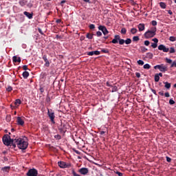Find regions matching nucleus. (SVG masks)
<instances>
[{
    "mask_svg": "<svg viewBox=\"0 0 176 176\" xmlns=\"http://www.w3.org/2000/svg\"><path fill=\"white\" fill-rule=\"evenodd\" d=\"M18 148L23 150L27 149V148H28V142L24 140V139L21 138Z\"/></svg>",
    "mask_w": 176,
    "mask_h": 176,
    "instance_id": "f257e3e1",
    "label": "nucleus"
},
{
    "mask_svg": "<svg viewBox=\"0 0 176 176\" xmlns=\"http://www.w3.org/2000/svg\"><path fill=\"white\" fill-rule=\"evenodd\" d=\"M47 115L52 123L53 124H55L56 122L54 121V119L56 118V116L54 115V111H53L52 109H47Z\"/></svg>",
    "mask_w": 176,
    "mask_h": 176,
    "instance_id": "f03ea898",
    "label": "nucleus"
},
{
    "mask_svg": "<svg viewBox=\"0 0 176 176\" xmlns=\"http://www.w3.org/2000/svg\"><path fill=\"white\" fill-rule=\"evenodd\" d=\"M3 142L4 145L9 146V145H10V144H12V139L10 138V136L9 135H5L3 137Z\"/></svg>",
    "mask_w": 176,
    "mask_h": 176,
    "instance_id": "7ed1b4c3",
    "label": "nucleus"
},
{
    "mask_svg": "<svg viewBox=\"0 0 176 176\" xmlns=\"http://www.w3.org/2000/svg\"><path fill=\"white\" fill-rule=\"evenodd\" d=\"M154 69H159L160 72H166L168 69L167 66L164 64L157 65L154 66Z\"/></svg>",
    "mask_w": 176,
    "mask_h": 176,
    "instance_id": "20e7f679",
    "label": "nucleus"
},
{
    "mask_svg": "<svg viewBox=\"0 0 176 176\" xmlns=\"http://www.w3.org/2000/svg\"><path fill=\"white\" fill-rule=\"evenodd\" d=\"M27 176H37L38 175V170L35 168L30 169L27 174Z\"/></svg>",
    "mask_w": 176,
    "mask_h": 176,
    "instance_id": "39448f33",
    "label": "nucleus"
},
{
    "mask_svg": "<svg viewBox=\"0 0 176 176\" xmlns=\"http://www.w3.org/2000/svg\"><path fill=\"white\" fill-rule=\"evenodd\" d=\"M21 140V138L11 139V144L12 145V148H16V145H17V146H19Z\"/></svg>",
    "mask_w": 176,
    "mask_h": 176,
    "instance_id": "423d86ee",
    "label": "nucleus"
},
{
    "mask_svg": "<svg viewBox=\"0 0 176 176\" xmlns=\"http://www.w3.org/2000/svg\"><path fill=\"white\" fill-rule=\"evenodd\" d=\"M58 165L60 168H69L71 167V164H67L65 162H58Z\"/></svg>",
    "mask_w": 176,
    "mask_h": 176,
    "instance_id": "0eeeda50",
    "label": "nucleus"
},
{
    "mask_svg": "<svg viewBox=\"0 0 176 176\" xmlns=\"http://www.w3.org/2000/svg\"><path fill=\"white\" fill-rule=\"evenodd\" d=\"M155 35L156 34L153 32L148 30L144 33V38H146V39H149V38H153Z\"/></svg>",
    "mask_w": 176,
    "mask_h": 176,
    "instance_id": "6e6552de",
    "label": "nucleus"
},
{
    "mask_svg": "<svg viewBox=\"0 0 176 176\" xmlns=\"http://www.w3.org/2000/svg\"><path fill=\"white\" fill-rule=\"evenodd\" d=\"M78 173L82 175H87L89 174V168H81L78 170Z\"/></svg>",
    "mask_w": 176,
    "mask_h": 176,
    "instance_id": "1a4fd4ad",
    "label": "nucleus"
},
{
    "mask_svg": "<svg viewBox=\"0 0 176 176\" xmlns=\"http://www.w3.org/2000/svg\"><path fill=\"white\" fill-rule=\"evenodd\" d=\"M158 50H162L164 53H168L170 49L166 47L163 44H161L158 46Z\"/></svg>",
    "mask_w": 176,
    "mask_h": 176,
    "instance_id": "9d476101",
    "label": "nucleus"
},
{
    "mask_svg": "<svg viewBox=\"0 0 176 176\" xmlns=\"http://www.w3.org/2000/svg\"><path fill=\"white\" fill-rule=\"evenodd\" d=\"M58 129L59 130L60 133L62 134H65V133L67 131V129L65 128V124L61 123L60 126L58 127Z\"/></svg>",
    "mask_w": 176,
    "mask_h": 176,
    "instance_id": "9b49d317",
    "label": "nucleus"
},
{
    "mask_svg": "<svg viewBox=\"0 0 176 176\" xmlns=\"http://www.w3.org/2000/svg\"><path fill=\"white\" fill-rule=\"evenodd\" d=\"M98 30H100V31H102L104 35H107V34H109L108 30H107V28L105 26L100 25L98 27Z\"/></svg>",
    "mask_w": 176,
    "mask_h": 176,
    "instance_id": "f8f14e48",
    "label": "nucleus"
},
{
    "mask_svg": "<svg viewBox=\"0 0 176 176\" xmlns=\"http://www.w3.org/2000/svg\"><path fill=\"white\" fill-rule=\"evenodd\" d=\"M152 41L154 43H151V47H153V49H156V47H157V43L159 42V39L156 38H153Z\"/></svg>",
    "mask_w": 176,
    "mask_h": 176,
    "instance_id": "ddd939ff",
    "label": "nucleus"
},
{
    "mask_svg": "<svg viewBox=\"0 0 176 176\" xmlns=\"http://www.w3.org/2000/svg\"><path fill=\"white\" fill-rule=\"evenodd\" d=\"M100 56L101 54V52L100 51H91L87 53V56Z\"/></svg>",
    "mask_w": 176,
    "mask_h": 176,
    "instance_id": "4468645a",
    "label": "nucleus"
},
{
    "mask_svg": "<svg viewBox=\"0 0 176 176\" xmlns=\"http://www.w3.org/2000/svg\"><path fill=\"white\" fill-rule=\"evenodd\" d=\"M120 40V36L119 35H115L114 38L111 41V43H118V41Z\"/></svg>",
    "mask_w": 176,
    "mask_h": 176,
    "instance_id": "2eb2a0df",
    "label": "nucleus"
},
{
    "mask_svg": "<svg viewBox=\"0 0 176 176\" xmlns=\"http://www.w3.org/2000/svg\"><path fill=\"white\" fill-rule=\"evenodd\" d=\"M43 60H44L45 64V67H50V63L49 62V60H47V56L43 55Z\"/></svg>",
    "mask_w": 176,
    "mask_h": 176,
    "instance_id": "dca6fc26",
    "label": "nucleus"
},
{
    "mask_svg": "<svg viewBox=\"0 0 176 176\" xmlns=\"http://www.w3.org/2000/svg\"><path fill=\"white\" fill-rule=\"evenodd\" d=\"M16 123L19 126H24V120H23V119H21V117H17V118H16Z\"/></svg>",
    "mask_w": 176,
    "mask_h": 176,
    "instance_id": "f3484780",
    "label": "nucleus"
},
{
    "mask_svg": "<svg viewBox=\"0 0 176 176\" xmlns=\"http://www.w3.org/2000/svg\"><path fill=\"white\" fill-rule=\"evenodd\" d=\"M23 14H25V16H26V17L28 18V19H32V16H34V13H32V12L30 13L27 11H25L23 12Z\"/></svg>",
    "mask_w": 176,
    "mask_h": 176,
    "instance_id": "a211bd4d",
    "label": "nucleus"
},
{
    "mask_svg": "<svg viewBox=\"0 0 176 176\" xmlns=\"http://www.w3.org/2000/svg\"><path fill=\"white\" fill-rule=\"evenodd\" d=\"M12 61L13 63H21V58L14 56L12 57Z\"/></svg>",
    "mask_w": 176,
    "mask_h": 176,
    "instance_id": "6ab92c4d",
    "label": "nucleus"
},
{
    "mask_svg": "<svg viewBox=\"0 0 176 176\" xmlns=\"http://www.w3.org/2000/svg\"><path fill=\"white\" fill-rule=\"evenodd\" d=\"M164 87L167 89V90H170V89H171V83L168 82H164Z\"/></svg>",
    "mask_w": 176,
    "mask_h": 176,
    "instance_id": "aec40b11",
    "label": "nucleus"
},
{
    "mask_svg": "<svg viewBox=\"0 0 176 176\" xmlns=\"http://www.w3.org/2000/svg\"><path fill=\"white\" fill-rule=\"evenodd\" d=\"M1 171H3L4 173H9V171H10V166H4L1 168Z\"/></svg>",
    "mask_w": 176,
    "mask_h": 176,
    "instance_id": "412c9836",
    "label": "nucleus"
},
{
    "mask_svg": "<svg viewBox=\"0 0 176 176\" xmlns=\"http://www.w3.org/2000/svg\"><path fill=\"white\" fill-rule=\"evenodd\" d=\"M138 27L139 28V31H144V30H145V25L144 23H140Z\"/></svg>",
    "mask_w": 176,
    "mask_h": 176,
    "instance_id": "4be33fe9",
    "label": "nucleus"
},
{
    "mask_svg": "<svg viewBox=\"0 0 176 176\" xmlns=\"http://www.w3.org/2000/svg\"><path fill=\"white\" fill-rule=\"evenodd\" d=\"M23 77L24 78V79H27V78H28L30 76V73L27 71H25L23 72Z\"/></svg>",
    "mask_w": 176,
    "mask_h": 176,
    "instance_id": "5701e85b",
    "label": "nucleus"
},
{
    "mask_svg": "<svg viewBox=\"0 0 176 176\" xmlns=\"http://www.w3.org/2000/svg\"><path fill=\"white\" fill-rule=\"evenodd\" d=\"M146 58H150V59L153 58V54H152L151 52L146 53Z\"/></svg>",
    "mask_w": 176,
    "mask_h": 176,
    "instance_id": "b1692460",
    "label": "nucleus"
},
{
    "mask_svg": "<svg viewBox=\"0 0 176 176\" xmlns=\"http://www.w3.org/2000/svg\"><path fill=\"white\" fill-rule=\"evenodd\" d=\"M21 104V100L20 99H16L14 102V105H16L17 107H19V105H20Z\"/></svg>",
    "mask_w": 176,
    "mask_h": 176,
    "instance_id": "393cba45",
    "label": "nucleus"
},
{
    "mask_svg": "<svg viewBox=\"0 0 176 176\" xmlns=\"http://www.w3.org/2000/svg\"><path fill=\"white\" fill-rule=\"evenodd\" d=\"M160 8H162V9H166V3L160 2Z\"/></svg>",
    "mask_w": 176,
    "mask_h": 176,
    "instance_id": "a878e982",
    "label": "nucleus"
},
{
    "mask_svg": "<svg viewBox=\"0 0 176 176\" xmlns=\"http://www.w3.org/2000/svg\"><path fill=\"white\" fill-rule=\"evenodd\" d=\"M140 41V36H135L133 37V42H138Z\"/></svg>",
    "mask_w": 176,
    "mask_h": 176,
    "instance_id": "bb28decb",
    "label": "nucleus"
},
{
    "mask_svg": "<svg viewBox=\"0 0 176 176\" xmlns=\"http://www.w3.org/2000/svg\"><path fill=\"white\" fill-rule=\"evenodd\" d=\"M143 68L144 69H151V65L150 64H145L144 66H143Z\"/></svg>",
    "mask_w": 176,
    "mask_h": 176,
    "instance_id": "cd10ccee",
    "label": "nucleus"
},
{
    "mask_svg": "<svg viewBox=\"0 0 176 176\" xmlns=\"http://www.w3.org/2000/svg\"><path fill=\"white\" fill-rule=\"evenodd\" d=\"M93 34L87 33L86 35V38L88 39H92L93 38Z\"/></svg>",
    "mask_w": 176,
    "mask_h": 176,
    "instance_id": "c85d7f7f",
    "label": "nucleus"
},
{
    "mask_svg": "<svg viewBox=\"0 0 176 176\" xmlns=\"http://www.w3.org/2000/svg\"><path fill=\"white\" fill-rule=\"evenodd\" d=\"M131 33L133 34V35H135V34H137V29L136 28H132L131 30Z\"/></svg>",
    "mask_w": 176,
    "mask_h": 176,
    "instance_id": "c756f323",
    "label": "nucleus"
},
{
    "mask_svg": "<svg viewBox=\"0 0 176 176\" xmlns=\"http://www.w3.org/2000/svg\"><path fill=\"white\" fill-rule=\"evenodd\" d=\"M154 79H155V82H159V80H160V77L157 74H155Z\"/></svg>",
    "mask_w": 176,
    "mask_h": 176,
    "instance_id": "7c9ffc66",
    "label": "nucleus"
},
{
    "mask_svg": "<svg viewBox=\"0 0 176 176\" xmlns=\"http://www.w3.org/2000/svg\"><path fill=\"white\" fill-rule=\"evenodd\" d=\"M118 41H119V44H120V45H124V43H125V40L123 39V38H120V40H118Z\"/></svg>",
    "mask_w": 176,
    "mask_h": 176,
    "instance_id": "2f4dec72",
    "label": "nucleus"
},
{
    "mask_svg": "<svg viewBox=\"0 0 176 176\" xmlns=\"http://www.w3.org/2000/svg\"><path fill=\"white\" fill-rule=\"evenodd\" d=\"M165 60L166 62L168 63V64H173V60L168 58H165Z\"/></svg>",
    "mask_w": 176,
    "mask_h": 176,
    "instance_id": "473e14b6",
    "label": "nucleus"
},
{
    "mask_svg": "<svg viewBox=\"0 0 176 176\" xmlns=\"http://www.w3.org/2000/svg\"><path fill=\"white\" fill-rule=\"evenodd\" d=\"M141 51L143 53H145V52H148V48L145 47H140Z\"/></svg>",
    "mask_w": 176,
    "mask_h": 176,
    "instance_id": "72a5a7b5",
    "label": "nucleus"
},
{
    "mask_svg": "<svg viewBox=\"0 0 176 176\" xmlns=\"http://www.w3.org/2000/svg\"><path fill=\"white\" fill-rule=\"evenodd\" d=\"M125 43L126 45H130V43H131V38H126V40H125Z\"/></svg>",
    "mask_w": 176,
    "mask_h": 176,
    "instance_id": "f704fd0d",
    "label": "nucleus"
},
{
    "mask_svg": "<svg viewBox=\"0 0 176 176\" xmlns=\"http://www.w3.org/2000/svg\"><path fill=\"white\" fill-rule=\"evenodd\" d=\"M111 87H112V90H111L112 93H115V91L118 90V87L116 86H112Z\"/></svg>",
    "mask_w": 176,
    "mask_h": 176,
    "instance_id": "c9c22d12",
    "label": "nucleus"
},
{
    "mask_svg": "<svg viewBox=\"0 0 176 176\" xmlns=\"http://www.w3.org/2000/svg\"><path fill=\"white\" fill-rule=\"evenodd\" d=\"M150 31H151L152 32H153L154 34H156V31H157V29L155 27H152L150 30Z\"/></svg>",
    "mask_w": 176,
    "mask_h": 176,
    "instance_id": "e433bc0d",
    "label": "nucleus"
},
{
    "mask_svg": "<svg viewBox=\"0 0 176 176\" xmlns=\"http://www.w3.org/2000/svg\"><path fill=\"white\" fill-rule=\"evenodd\" d=\"M175 49L174 47H171L170 48L169 53L173 54V53H175Z\"/></svg>",
    "mask_w": 176,
    "mask_h": 176,
    "instance_id": "4c0bfd02",
    "label": "nucleus"
},
{
    "mask_svg": "<svg viewBox=\"0 0 176 176\" xmlns=\"http://www.w3.org/2000/svg\"><path fill=\"white\" fill-rule=\"evenodd\" d=\"M28 8H29L30 9H31V8H32V6H34V4L30 1L28 4H27Z\"/></svg>",
    "mask_w": 176,
    "mask_h": 176,
    "instance_id": "58836bf2",
    "label": "nucleus"
},
{
    "mask_svg": "<svg viewBox=\"0 0 176 176\" xmlns=\"http://www.w3.org/2000/svg\"><path fill=\"white\" fill-rule=\"evenodd\" d=\"M138 65H144V60H138Z\"/></svg>",
    "mask_w": 176,
    "mask_h": 176,
    "instance_id": "ea45409f",
    "label": "nucleus"
},
{
    "mask_svg": "<svg viewBox=\"0 0 176 176\" xmlns=\"http://www.w3.org/2000/svg\"><path fill=\"white\" fill-rule=\"evenodd\" d=\"M169 41H170V42H175L176 41V38L174 36H170L169 38Z\"/></svg>",
    "mask_w": 176,
    "mask_h": 176,
    "instance_id": "a19ab883",
    "label": "nucleus"
},
{
    "mask_svg": "<svg viewBox=\"0 0 176 176\" xmlns=\"http://www.w3.org/2000/svg\"><path fill=\"white\" fill-rule=\"evenodd\" d=\"M46 103L47 104H50V96H47L46 99H45Z\"/></svg>",
    "mask_w": 176,
    "mask_h": 176,
    "instance_id": "79ce46f5",
    "label": "nucleus"
},
{
    "mask_svg": "<svg viewBox=\"0 0 176 176\" xmlns=\"http://www.w3.org/2000/svg\"><path fill=\"white\" fill-rule=\"evenodd\" d=\"M54 138L56 139V140H61V135H54Z\"/></svg>",
    "mask_w": 176,
    "mask_h": 176,
    "instance_id": "37998d69",
    "label": "nucleus"
},
{
    "mask_svg": "<svg viewBox=\"0 0 176 176\" xmlns=\"http://www.w3.org/2000/svg\"><path fill=\"white\" fill-rule=\"evenodd\" d=\"M126 32H127V30H126V28H122L121 30V34H126Z\"/></svg>",
    "mask_w": 176,
    "mask_h": 176,
    "instance_id": "c03bdc74",
    "label": "nucleus"
},
{
    "mask_svg": "<svg viewBox=\"0 0 176 176\" xmlns=\"http://www.w3.org/2000/svg\"><path fill=\"white\" fill-rule=\"evenodd\" d=\"M169 104L170 105H174V104H175V102L173 99H170Z\"/></svg>",
    "mask_w": 176,
    "mask_h": 176,
    "instance_id": "a18cd8bd",
    "label": "nucleus"
},
{
    "mask_svg": "<svg viewBox=\"0 0 176 176\" xmlns=\"http://www.w3.org/2000/svg\"><path fill=\"white\" fill-rule=\"evenodd\" d=\"M102 52L108 54V53H109V50H108V49H102Z\"/></svg>",
    "mask_w": 176,
    "mask_h": 176,
    "instance_id": "49530a36",
    "label": "nucleus"
},
{
    "mask_svg": "<svg viewBox=\"0 0 176 176\" xmlns=\"http://www.w3.org/2000/svg\"><path fill=\"white\" fill-rule=\"evenodd\" d=\"M175 67V68H176V61H173V62L172 63V64H171V65H170V68H173V67Z\"/></svg>",
    "mask_w": 176,
    "mask_h": 176,
    "instance_id": "de8ad7c7",
    "label": "nucleus"
},
{
    "mask_svg": "<svg viewBox=\"0 0 176 176\" xmlns=\"http://www.w3.org/2000/svg\"><path fill=\"white\" fill-rule=\"evenodd\" d=\"M19 5L21 6H25V3L24 2V1H19Z\"/></svg>",
    "mask_w": 176,
    "mask_h": 176,
    "instance_id": "09e8293b",
    "label": "nucleus"
},
{
    "mask_svg": "<svg viewBox=\"0 0 176 176\" xmlns=\"http://www.w3.org/2000/svg\"><path fill=\"white\" fill-rule=\"evenodd\" d=\"M150 44H151V42H149V41H144L145 46H149Z\"/></svg>",
    "mask_w": 176,
    "mask_h": 176,
    "instance_id": "8fccbe9b",
    "label": "nucleus"
},
{
    "mask_svg": "<svg viewBox=\"0 0 176 176\" xmlns=\"http://www.w3.org/2000/svg\"><path fill=\"white\" fill-rule=\"evenodd\" d=\"M12 90H13V88L11 86L7 87V91H12Z\"/></svg>",
    "mask_w": 176,
    "mask_h": 176,
    "instance_id": "3c124183",
    "label": "nucleus"
},
{
    "mask_svg": "<svg viewBox=\"0 0 176 176\" xmlns=\"http://www.w3.org/2000/svg\"><path fill=\"white\" fill-rule=\"evenodd\" d=\"M166 159L168 163H171V158L170 157H166Z\"/></svg>",
    "mask_w": 176,
    "mask_h": 176,
    "instance_id": "603ef678",
    "label": "nucleus"
},
{
    "mask_svg": "<svg viewBox=\"0 0 176 176\" xmlns=\"http://www.w3.org/2000/svg\"><path fill=\"white\" fill-rule=\"evenodd\" d=\"M74 152L76 153L77 155H80V152L75 148H73Z\"/></svg>",
    "mask_w": 176,
    "mask_h": 176,
    "instance_id": "864d4df0",
    "label": "nucleus"
},
{
    "mask_svg": "<svg viewBox=\"0 0 176 176\" xmlns=\"http://www.w3.org/2000/svg\"><path fill=\"white\" fill-rule=\"evenodd\" d=\"M38 31L41 35H43V32L41 28H38Z\"/></svg>",
    "mask_w": 176,
    "mask_h": 176,
    "instance_id": "5fc2aeb1",
    "label": "nucleus"
},
{
    "mask_svg": "<svg viewBox=\"0 0 176 176\" xmlns=\"http://www.w3.org/2000/svg\"><path fill=\"white\" fill-rule=\"evenodd\" d=\"M89 28L90 30H94V28H96V25H94V24H91L89 25Z\"/></svg>",
    "mask_w": 176,
    "mask_h": 176,
    "instance_id": "6e6d98bb",
    "label": "nucleus"
},
{
    "mask_svg": "<svg viewBox=\"0 0 176 176\" xmlns=\"http://www.w3.org/2000/svg\"><path fill=\"white\" fill-rule=\"evenodd\" d=\"M96 35H97V36H101V35H102V33L101 32L98 31L96 32Z\"/></svg>",
    "mask_w": 176,
    "mask_h": 176,
    "instance_id": "4d7b16f0",
    "label": "nucleus"
},
{
    "mask_svg": "<svg viewBox=\"0 0 176 176\" xmlns=\"http://www.w3.org/2000/svg\"><path fill=\"white\" fill-rule=\"evenodd\" d=\"M164 96H165V97H166V98H168V97H170V93L166 92V93L164 94Z\"/></svg>",
    "mask_w": 176,
    "mask_h": 176,
    "instance_id": "13d9d810",
    "label": "nucleus"
},
{
    "mask_svg": "<svg viewBox=\"0 0 176 176\" xmlns=\"http://www.w3.org/2000/svg\"><path fill=\"white\" fill-rule=\"evenodd\" d=\"M135 76H136L137 78H141V74H140V73H138V72H136V73H135Z\"/></svg>",
    "mask_w": 176,
    "mask_h": 176,
    "instance_id": "bf43d9fd",
    "label": "nucleus"
},
{
    "mask_svg": "<svg viewBox=\"0 0 176 176\" xmlns=\"http://www.w3.org/2000/svg\"><path fill=\"white\" fill-rule=\"evenodd\" d=\"M23 69L24 71H27V69H28V66H27V65H23Z\"/></svg>",
    "mask_w": 176,
    "mask_h": 176,
    "instance_id": "052dcab7",
    "label": "nucleus"
},
{
    "mask_svg": "<svg viewBox=\"0 0 176 176\" xmlns=\"http://www.w3.org/2000/svg\"><path fill=\"white\" fill-rule=\"evenodd\" d=\"M151 91L152 93H153V94H155V96H157V94L156 93V90L151 89Z\"/></svg>",
    "mask_w": 176,
    "mask_h": 176,
    "instance_id": "680f3d73",
    "label": "nucleus"
},
{
    "mask_svg": "<svg viewBox=\"0 0 176 176\" xmlns=\"http://www.w3.org/2000/svg\"><path fill=\"white\" fill-rule=\"evenodd\" d=\"M158 94L160 96H164V91H160Z\"/></svg>",
    "mask_w": 176,
    "mask_h": 176,
    "instance_id": "e2e57ef3",
    "label": "nucleus"
},
{
    "mask_svg": "<svg viewBox=\"0 0 176 176\" xmlns=\"http://www.w3.org/2000/svg\"><path fill=\"white\" fill-rule=\"evenodd\" d=\"M106 85L108 87H112V85H111L109 82H107Z\"/></svg>",
    "mask_w": 176,
    "mask_h": 176,
    "instance_id": "0e129e2a",
    "label": "nucleus"
},
{
    "mask_svg": "<svg viewBox=\"0 0 176 176\" xmlns=\"http://www.w3.org/2000/svg\"><path fill=\"white\" fill-rule=\"evenodd\" d=\"M104 133H105V131H101L100 132V135H104Z\"/></svg>",
    "mask_w": 176,
    "mask_h": 176,
    "instance_id": "69168bd1",
    "label": "nucleus"
},
{
    "mask_svg": "<svg viewBox=\"0 0 176 176\" xmlns=\"http://www.w3.org/2000/svg\"><path fill=\"white\" fill-rule=\"evenodd\" d=\"M118 175L119 176H123V173H120V172H117Z\"/></svg>",
    "mask_w": 176,
    "mask_h": 176,
    "instance_id": "338daca9",
    "label": "nucleus"
},
{
    "mask_svg": "<svg viewBox=\"0 0 176 176\" xmlns=\"http://www.w3.org/2000/svg\"><path fill=\"white\" fill-rule=\"evenodd\" d=\"M65 2H67V1L65 0H63L60 1V5H63V3H65Z\"/></svg>",
    "mask_w": 176,
    "mask_h": 176,
    "instance_id": "774afa93",
    "label": "nucleus"
}]
</instances>
